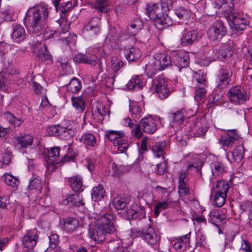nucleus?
<instances>
[{"label": "nucleus", "mask_w": 252, "mask_h": 252, "mask_svg": "<svg viewBox=\"0 0 252 252\" xmlns=\"http://www.w3.org/2000/svg\"><path fill=\"white\" fill-rule=\"evenodd\" d=\"M49 14V8L45 3L29 9L24 18L28 32L32 34L41 33L47 23Z\"/></svg>", "instance_id": "1"}, {"label": "nucleus", "mask_w": 252, "mask_h": 252, "mask_svg": "<svg viewBox=\"0 0 252 252\" xmlns=\"http://www.w3.org/2000/svg\"><path fill=\"white\" fill-rule=\"evenodd\" d=\"M116 216L111 213H101L98 216L94 227L89 229V235L91 239L100 243L106 239L108 234H114L116 231L115 225Z\"/></svg>", "instance_id": "2"}, {"label": "nucleus", "mask_w": 252, "mask_h": 252, "mask_svg": "<svg viewBox=\"0 0 252 252\" xmlns=\"http://www.w3.org/2000/svg\"><path fill=\"white\" fill-rule=\"evenodd\" d=\"M227 2L229 5L223 4L222 6L224 16L230 28L237 31L243 30L248 24V21L243 15L236 12L233 8L234 3L232 0H228Z\"/></svg>", "instance_id": "3"}, {"label": "nucleus", "mask_w": 252, "mask_h": 252, "mask_svg": "<svg viewBox=\"0 0 252 252\" xmlns=\"http://www.w3.org/2000/svg\"><path fill=\"white\" fill-rule=\"evenodd\" d=\"M64 149L67 151V153L60 161L59 160L60 151L59 147H54L48 151L47 163L49 165V168L53 167L52 170L57 168L58 166L61 165L64 162L73 160L77 156V153L73 150L69 144L65 146Z\"/></svg>", "instance_id": "4"}, {"label": "nucleus", "mask_w": 252, "mask_h": 252, "mask_svg": "<svg viewBox=\"0 0 252 252\" xmlns=\"http://www.w3.org/2000/svg\"><path fill=\"white\" fill-rule=\"evenodd\" d=\"M158 120L157 118L152 116L145 117L140 120L139 124L135 125L132 133L134 136L138 138H140L143 135L141 130L147 133H154L158 129Z\"/></svg>", "instance_id": "5"}, {"label": "nucleus", "mask_w": 252, "mask_h": 252, "mask_svg": "<svg viewBox=\"0 0 252 252\" xmlns=\"http://www.w3.org/2000/svg\"><path fill=\"white\" fill-rule=\"evenodd\" d=\"M172 65V61L169 56L159 53L155 55L152 62L146 64L145 69L153 74L158 70H163L166 67Z\"/></svg>", "instance_id": "6"}, {"label": "nucleus", "mask_w": 252, "mask_h": 252, "mask_svg": "<svg viewBox=\"0 0 252 252\" xmlns=\"http://www.w3.org/2000/svg\"><path fill=\"white\" fill-rule=\"evenodd\" d=\"M132 235L135 237H140L148 245L152 246L158 244L159 241V237L158 236L155 229L150 224L141 230L132 231Z\"/></svg>", "instance_id": "7"}, {"label": "nucleus", "mask_w": 252, "mask_h": 252, "mask_svg": "<svg viewBox=\"0 0 252 252\" xmlns=\"http://www.w3.org/2000/svg\"><path fill=\"white\" fill-rule=\"evenodd\" d=\"M226 34L227 28L221 20L214 22L207 31L208 37L212 41H220Z\"/></svg>", "instance_id": "8"}, {"label": "nucleus", "mask_w": 252, "mask_h": 252, "mask_svg": "<svg viewBox=\"0 0 252 252\" xmlns=\"http://www.w3.org/2000/svg\"><path fill=\"white\" fill-rule=\"evenodd\" d=\"M123 131H116L110 130L106 132V136L109 140L114 141L115 146L118 147V150L122 153L125 152L129 146L128 143L124 139L121 138L124 136Z\"/></svg>", "instance_id": "9"}, {"label": "nucleus", "mask_w": 252, "mask_h": 252, "mask_svg": "<svg viewBox=\"0 0 252 252\" xmlns=\"http://www.w3.org/2000/svg\"><path fill=\"white\" fill-rule=\"evenodd\" d=\"M152 89L161 99L166 98L169 94L167 81L162 77H156L152 83Z\"/></svg>", "instance_id": "10"}, {"label": "nucleus", "mask_w": 252, "mask_h": 252, "mask_svg": "<svg viewBox=\"0 0 252 252\" xmlns=\"http://www.w3.org/2000/svg\"><path fill=\"white\" fill-rule=\"evenodd\" d=\"M230 100L236 104L243 103L247 99V95L245 90L240 86L231 88L228 92Z\"/></svg>", "instance_id": "11"}, {"label": "nucleus", "mask_w": 252, "mask_h": 252, "mask_svg": "<svg viewBox=\"0 0 252 252\" xmlns=\"http://www.w3.org/2000/svg\"><path fill=\"white\" fill-rule=\"evenodd\" d=\"M124 64L122 61H118L116 58L113 59L111 62V66L113 73L110 76L106 78V83L108 86L113 85L115 81H119L121 79L118 71L123 66Z\"/></svg>", "instance_id": "12"}, {"label": "nucleus", "mask_w": 252, "mask_h": 252, "mask_svg": "<svg viewBox=\"0 0 252 252\" xmlns=\"http://www.w3.org/2000/svg\"><path fill=\"white\" fill-rule=\"evenodd\" d=\"M33 138L32 135L27 134H20L13 138V144L18 149H26L33 143Z\"/></svg>", "instance_id": "13"}, {"label": "nucleus", "mask_w": 252, "mask_h": 252, "mask_svg": "<svg viewBox=\"0 0 252 252\" xmlns=\"http://www.w3.org/2000/svg\"><path fill=\"white\" fill-rule=\"evenodd\" d=\"M232 74L230 68H223L220 69L217 77V87L220 89L225 88L229 84Z\"/></svg>", "instance_id": "14"}, {"label": "nucleus", "mask_w": 252, "mask_h": 252, "mask_svg": "<svg viewBox=\"0 0 252 252\" xmlns=\"http://www.w3.org/2000/svg\"><path fill=\"white\" fill-rule=\"evenodd\" d=\"M61 0H54L53 1L54 6L57 12H60V15L63 20L66 18L68 13L72 8V3L70 1L63 2L60 5Z\"/></svg>", "instance_id": "15"}, {"label": "nucleus", "mask_w": 252, "mask_h": 252, "mask_svg": "<svg viewBox=\"0 0 252 252\" xmlns=\"http://www.w3.org/2000/svg\"><path fill=\"white\" fill-rule=\"evenodd\" d=\"M37 237L34 231H28L22 239L24 248L29 251H32L36 244Z\"/></svg>", "instance_id": "16"}, {"label": "nucleus", "mask_w": 252, "mask_h": 252, "mask_svg": "<svg viewBox=\"0 0 252 252\" xmlns=\"http://www.w3.org/2000/svg\"><path fill=\"white\" fill-rule=\"evenodd\" d=\"M208 127L201 123V120H197L189 130V135L193 137H202L205 135Z\"/></svg>", "instance_id": "17"}, {"label": "nucleus", "mask_w": 252, "mask_h": 252, "mask_svg": "<svg viewBox=\"0 0 252 252\" xmlns=\"http://www.w3.org/2000/svg\"><path fill=\"white\" fill-rule=\"evenodd\" d=\"M152 18L155 22V25L157 29L161 30L172 24V22L168 15L165 14H156V16L152 15Z\"/></svg>", "instance_id": "18"}, {"label": "nucleus", "mask_w": 252, "mask_h": 252, "mask_svg": "<svg viewBox=\"0 0 252 252\" xmlns=\"http://www.w3.org/2000/svg\"><path fill=\"white\" fill-rule=\"evenodd\" d=\"M124 53L126 59L128 62H133L138 61L142 56L140 49L133 46L125 47Z\"/></svg>", "instance_id": "19"}, {"label": "nucleus", "mask_w": 252, "mask_h": 252, "mask_svg": "<svg viewBox=\"0 0 252 252\" xmlns=\"http://www.w3.org/2000/svg\"><path fill=\"white\" fill-rule=\"evenodd\" d=\"M172 60H174L172 63L182 68L187 67L189 63V54L184 51L176 53L175 56H173Z\"/></svg>", "instance_id": "20"}, {"label": "nucleus", "mask_w": 252, "mask_h": 252, "mask_svg": "<svg viewBox=\"0 0 252 252\" xmlns=\"http://www.w3.org/2000/svg\"><path fill=\"white\" fill-rule=\"evenodd\" d=\"M212 192L227 195V191L229 189V185L227 181L224 180L218 181L216 183L214 182L213 179H210Z\"/></svg>", "instance_id": "21"}, {"label": "nucleus", "mask_w": 252, "mask_h": 252, "mask_svg": "<svg viewBox=\"0 0 252 252\" xmlns=\"http://www.w3.org/2000/svg\"><path fill=\"white\" fill-rule=\"evenodd\" d=\"M197 37L198 32L196 31H184L180 39V44L183 46L191 45L197 40Z\"/></svg>", "instance_id": "22"}, {"label": "nucleus", "mask_w": 252, "mask_h": 252, "mask_svg": "<svg viewBox=\"0 0 252 252\" xmlns=\"http://www.w3.org/2000/svg\"><path fill=\"white\" fill-rule=\"evenodd\" d=\"M190 241V234L177 237L172 241L173 247L174 249L180 252L186 250L187 244Z\"/></svg>", "instance_id": "23"}, {"label": "nucleus", "mask_w": 252, "mask_h": 252, "mask_svg": "<svg viewBox=\"0 0 252 252\" xmlns=\"http://www.w3.org/2000/svg\"><path fill=\"white\" fill-rule=\"evenodd\" d=\"M239 136L235 129H230L226 134L222 136L220 141L222 145L227 147L231 146L235 140L239 139Z\"/></svg>", "instance_id": "24"}, {"label": "nucleus", "mask_w": 252, "mask_h": 252, "mask_svg": "<svg viewBox=\"0 0 252 252\" xmlns=\"http://www.w3.org/2000/svg\"><path fill=\"white\" fill-rule=\"evenodd\" d=\"M132 207V208L127 209L125 211V216L127 219H141L144 216V208L137 205L133 206Z\"/></svg>", "instance_id": "25"}, {"label": "nucleus", "mask_w": 252, "mask_h": 252, "mask_svg": "<svg viewBox=\"0 0 252 252\" xmlns=\"http://www.w3.org/2000/svg\"><path fill=\"white\" fill-rule=\"evenodd\" d=\"M85 29L94 35L98 34L100 32V18L93 17L86 25Z\"/></svg>", "instance_id": "26"}, {"label": "nucleus", "mask_w": 252, "mask_h": 252, "mask_svg": "<svg viewBox=\"0 0 252 252\" xmlns=\"http://www.w3.org/2000/svg\"><path fill=\"white\" fill-rule=\"evenodd\" d=\"M225 218V215L222 214L221 210H214L210 212L208 219L210 222L218 226L219 223L224 220Z\"/></svg>", "instance_id": "27"}, {"label": "nucleus", "mask_w": 252, "mask_h": 252, "mask_svg": "<svg viewBox=\"0 0 252 252\" xmlns=\"http://www.w3.org/2000/svg\"><path fill=\"white\" fill-rule=\"evenodd\" d=\"M73 60L76 63H87L92 65L96 64V57L94 56H88L80 53L75 55Z\"/></svg>", "instance_id": "28"}, {"label": "nucleus", "mask_w": 252, "mask_h": 252, "mask_svg": "<svg viewBox=\"0 0 252 252\" xmlns=\"http://www.w3.org/2000/svg\"><path fill=\"white\" fill-rule=\"evenodd\" d=\"M63 204L70 206H80L84 204L82 197L78 193L68 195L65 199L63 200Z\"/></svg>", "instance_id": "29"}, {"label": "nucleus", "mask_w": 252, "mask_h": 252, "mask_svg": "<svg viewBox=\"0 0 252 252\" xmlns=\"http://www.w3.org/2000/svg\"><path fill=\"white\" fill-rule=\"evenodd\" d=\"M143 22L140 19L134 20L131 24L127 27L126 33L129 35H136L143 28Z\"/></svg>", "instance_id": "30"}, {"label": "nucleus", "mask_w": 252, "mask_h": 252, "mask_svg": "<svg viewBox=\"0 0 252 252\" xmlns=\"http://www.w3.org/2000/svg\"><path fill=\"white\" fill-rule=\"evenodd\" d=\"M11 37L17 43L23 41L25 38V30L24 27L20 25H15L13 27Z\"/></svg>", "instance_id": "31"}, {"label": "nucleus", "mask_w": 252, "mask_h": 252, "mask_svg": "<svg viewBox=\"0 0 252 252\" xmlns=\"http://www.w3.org/2000/svg\"><path fill=\"white\" fill-rule=\"evenodd\" d=\"M130 198L124 195H117L112 201L113 205L117 210H122L125 208L129 203Z\"/></svg>", "instance_id": "32"}, {"label": "nucleus", "mask_w": 252, "mask_h": 252, "mask_svg": "<svg viewBox=\"0 0 252 252\" xmlns=\"http://www.w3.org/2000/svg\"><path fill=\"white\" fill-rule=\"evenodd\" d=\"M79 225L78 220L75 218H68L64 220L63 227L64 230L68 233L75 231Z\"/></svg>", "instance_id": "33"}, {"label": "nucleus", "mask_w": 252, "mask_h": 252, "mask_svg": "<svg viewBox=\"0 0 252 252\" xmlns=\"http://www.w3.org/2000/svg\"><path fill=\"white\" fill-rule=\"evenodd\" d=\"M217 53L218 58L221 60L228 59L233 54L232 48L229 45L223 44L217 51Z\"/></svg>", "instance_id": "34"}, {"label": "nucleus", "mask_w": 252, "mask_h": 252, "mask_svg": "<svg viewBox=\"0 0 252 252\" xmlns=\"http://www.w3.org/2000/svg\"><path fill=\"white\" fill-rule=\"evenodd\" d=\"M166 145L165 141H161L153 143L150 145V149L157 158L161 157L163 153V149Z\"/></svg>", "instance_id": "35"}, {"label": "nucleus", "mask_w": 252, "mask_h": 252, "mask_svg": "<svg viewBox=\"0 0 252 252\" xmlns=\"http://www.w3.org/2000/svg\"><path fill=\"white\" fill-rule=\"evenodd\" d=\"M34 53L42 61L50 62L52 61V57L44 45H41L37 47V50H34Z\"/></svg>", "instance_id": "36"}, {"label": "nucleus", "mask_w": 252, "mask_h": 252, "mask_svg": "<svg viewBox=\"0 0 252 252\" xmlns=\"http://www.w3.org/2000/svg\"><path fill=\"white\" fill-rule=\"evenodd\" d=\"M71 101L73 106L78 113H82L85 109L86 104L82 96H72Z\"/></svg>", "instance_id": "37"}, {"label": "nucleus", "mask_w": 252, "mask_h": 252, "mask_svg": "<svg viewBox=\"0 0 252 252\" xmlns=\"http://www.w3.org/2000/svg\"><path fill=\"white\" fill-rule=\"evenodd\" d=\"M143 86V82L141 81V76L135 75L128 82L126 87L129 90H139Z\"/></svg>", "instance_id": "38"}, {"label": "nucleus", "mask_w": 252, "mask_h": 252, "mask_svg": "<svg viewBox=\"0 0 252 252\" xmlns=\"http://www.w3.org/2000/svg\"><path fill=\"white\" fill-rule=\"evenodd\" d=\"M80 141L87 146L94 147L96 143L95 135L90 132L83 134L80 138Z\"/></svg>", "instance_id": "39"}, {"label": "nucleus", "mask_w": 252, "mask_h": 252, "mask_svg": "<svg viewBox=\"0 0 252 252\" xmlns=\"http://www.w3.org/2000/svg\"><path fill=\"white\" fill-rule=\"evenodd\" d=\"M70 186L74 191H82V179L79 176H73L68 179Z\"/></svg>", "instance_id": "40"}, {"label": "nucleus", "mask_w": 252, "mask_h": 252, "mask_svg": "<svg viewBox=\"0 0 252 252\" xmlns=\"http://www.w3.org/2000/svg\"><path fill=\"white\" fill-rule=\"evenodd\" d=\"M4 116L9 124L13 127H18L24 122V120L22 118H16L9 112L5 113Z\"/></svg>", "instance_id": "41"}, {"label": "nucleus", "mask_w": 252, "mask_h": 252, "mask_svg": "<svg viewBox=\"0 0 252 252\" xmlns=\"http://www.w3.org/2000/svg\"><path fill=\"white\" fill-rule=\"evenodd\" d=\"M66 90L68 92L77 93L81 89V84L79 80L76 78H72L66 85Z\"/></svg>", "instance_id": "42"}, {"label": "nucleus", "mask_w": 252, "mask_h": 252, "mask_svg": "<svg viewBox=\"0 0 252 252\" xmlns=\"http://www.w3.org/2000/svg\"><path fill=\"white\" fill-rule=\"evenodd\" d=\"M105 190L101 185H98L93 188L92 198L94 201H98L103 198L105 195Z\"/></svg>", "instance_id": "43"}, {"label": "nucleus", "mask_w": 252, "mask_h": 252, "mask_svg": "<svg viewBox=\"0 0 252 252\" xmlns=\"http://www.w3.org/2000/svg\"><path fill=\"white\" fill-rule=\"evenodd\" d=\"M110 2L111 0H98L95 2L94 7L98 12L106 13L108 11Z\"/></svg>", "instance_id": "44"}, {"label": "nucleus", "mask_w": 252, "mask_h": 252, "mask_svg": "<svg viewBox=\"0 0 252 252\" xmlns=\"http://www.w3.org/2000/svg\"><path fill=\"white\" fill-rule=\"evenodd\" d=\"M245 152L244 147L243 145H238L232 152L231 154L233 157L234 160L237 162H240L243 158Z\"/></svg>", "instance_id": "45"}, {"label": "nucleus", "mask_w": 252, "mask_h": 252, "mask_svg": "<svg viewBox=\"0 0 252 252\" xmlns=\"http://www.w3.org/2000/svg\"><path fill=\"white\" fill-rule=\"evenodd\" d=\"M212 173L214 176H218L222 173L224 170V166L222 163L215 161L211 164Z\"/></svg>", "instance_id": "46"}, {"label": "nucleus", "mask_w": 252, "mask_h": 252, "mask_svg": "<svg viewBox=\"0 0 252 252\" xmlns=\"http://www.w3.org/2000/svg\"><path fill=\"white\" fill-rule=\"evenodd\" d=\"M169 118L172 120V122L177 125H181L184 119V116L182 112L180 110L169 114Z\"/></svg>", "instance_id": "47"}, {"label": "nucleus", "mask_w": 252, "mask_h": 252, "mask_svg": "<svg viewBox=\"0 0 252 252\" xmlns=\"http://www.w3.org/2000/svg\"><path fill=\"white\" fill-rule=\"evenodd\" d=\"M176 15L181 19L188 20L191 15V11L188 9L181 7L175 10Z\"/></svg>", "instance_id": "48"}, {"label": "nucleus", "mask_w": 252, "mask_h": 252, "mask_svg": "<svg viewBox=\"0 0 252 252\" xmlns=\"http://www.w3.org/2000/svg\"><path fill=\"white\" fill-rule=\"evenodd\" d=\"M171 202L167 200L158 202L155 205L154 208L155 215H156V216H158L161 211L168 208Z\"/></svg>", "instance_id": "49"}, {"label": "nucleus", "mask_w": 252, "mask_h": 252, "mask_svg": "<svg viewBox=\"0 0 252 252\" xmlns=\"http://www.w3.org/2000/svg\"><path fill=\"white\" fill-rule=\"evenodd\" d=\"M198 87L195 91L194 99L199 103L204 101L206 91L203 86H198Z\"/></svg>", "instance_id": "50"}, {"label": "nucleus", "mask_w": 252, "mask_h": 252, "mask_svg": "<svg viewBox=\"0 0 252 252\" xmlns=\"http://www.w3.org/2000/svg\"><path fill=\"white\" fill-rule=\"evenodd\" d=\"M193 82L198 83L201 86H205L206 84V75L200 71L195 73L193 76Z\"/></svg>", "instance_id": "51"}, {"label": "nucleus", "mask_w": 252, "mask_h": 252, "mask_svg": "<svg viewBox=\"0 0 252 252\" xmlns=\"http://www.w3.org/2000/svg\"><path fill=\"white\" fill-rule=\"evenodd\" d=\"M4 181L5 184L12 187H17L19 184L18 180L9 174H5L3 175Z\"/></svg>", "instance_id": "52"}, {"label": "nucleus", "mask_w": 252, "mask_h": 252, "mask_svg": "<svg viewBox=\"0 0 252 252\" xmlns=\"http://www.w3.org/2000/svg\"><path fill=\"white\" fill-rule=\"evenodd\" d=\"M47 132L49 135L52 136H60V132L63 130V126L60 125H55L49 126L47 128Z\"/></svg>", "instance_id": "53"}, {"label": "nucleus", "mask_w": 252, "mask_h": 252, "mask_svg": "<svg viewBox=\"0 0 252 252\" xmlns=\"http://www.w3.org/2000/svg\"><path fill=\"white\" fill-rule=\"evenodd\" d=\"M215 193V196L214 201V205L218 207L222 206L225 202V199L227 195L216 193Z\"/></svg>", "instance_id": "54"}, {"label": "nucleus", "mask_w": 252, "mask_h": 252, "mask_svg": "<svg viewBox=\"0 0 252 252\" xmlns=\"http://www.w3.org/2000/svg\"><path fill=\"white\" fill-rule=\"evenodd\" d=\"M40 184L41 181L39 177L37 176L33 177L30 180L28 188L31 190L37 189L40 187Z\"/></svg>", "instance_id": "55"}, {"label": "nucleus", "mask_w": 252, "mask_h": 252, "mask_svg": "<svg viewBox=\"0 0 252 252\" xmlns=\"http://www.w3.org/2000/svg\"><path fill=\"white\" fill-rule=\"evenodd\" d=\"M49 248L54 249L56 247L59 243V236L55 233H52L49 236Z\"/></svg>", "instance_id": "56"}, {"label": "nucleus", "mask_w": 252, "mask_h": 252, "mask_svg": "<svg viewBox=\"0 0 252 252\" xmlns=\"http://www.w3.org/2000/svg\"><path fill=\"white\" fill-rule=\"evenodd\" d=\"M129 111L132 114L135 115L137 117H140L142 113L141 107L135 103H130Z\"/></svg>", "instance_id": "57"}, {"label": "nucleus", "mask_w": 252, "mask_h": 252, "mask_svg": "<svg viewBox=\"0 0 252 252\" xmlns=\"http://www.w3.org/2000/svg\"><path fill=\"white\" fill-rule=\"evenodd\" d=\"M206 244L207 241L206 237L202 233L199 232L197 234L196 242V246L204 247L206 245Z\"/></svg>", "instance_id": "58"}, {"label": "nucleus", "mask_w": 252, "mask_h": 252, "mask_svg": "<svg viewBox=\"0 0 252 252\" xmlns=\"http://www.w3.org/2000/svg\"><path fill=\"white\" fill-rule=\"evenodd\" d=\"M245 57L249 65L247 69H252V45L251 48L248 49L247 53H245Z\"/></svg>", "instance_id": "59"}, {"label": "nucleus", "mask_w": 252, "mask_h": 252, "mask_svg": "<svg viewBox=\"0 0 252 252\" xmlns=\"http://www.w3.org/2000/svg\"><path fill=\"white\" fill-rule=\"evenodd\" d=\"M63 130L60 132V136L62 138L67 139L71 137L73 134V131L70 128H67L66 127H63Z\"/></svg>", "instance_id": "60"}, {"label": "nucleus", "mask_w": 252, "mask_h": 252, "mask_svg": "<svg viewBox=\"0 0 252 252\" xmlns=\"http://www.w3.org/2000/svg\"><path fill=\"white\" fill-rule=\"evenodd\" d=\"M179 193L181 196L188 195L189 193V189L186 184H181L179 186Z\"/></svg>", "instance_id": "61"}, {"label": "nucleus", "mask_w": 252, "mask_h": 252, "mask_svg": "<svg viewBox=\"0 0 252 252\" xmlns=\"http://www.w3.org/2000/svg\"><path fill=\"white\" fill-rule=\"evenodd\" d=\"M241 249L245 252H252V247L247 240H243L241 244Z\"/></svg>", "instance_id": "62"}, {"label": "nucleus", "mask_w": 252, "mask_h": 252, "mask_svg": "<svg viewBox=\"0 0 252 252\" xmlns=\"http://www.w3.org/2000/svg\"><path fill=\"white\" fill-rule=\"evenodd\" d=\"M7 83V80L4 75V74L0 72V89L4 90L6 89V84Z\"/></svg>", "instance_id": "63"}, {"label": "nucleus", "mask_w": 252, "mask_h": 252, "mask_svg": "<svg viewBox=\"0 0 252 252\" xmlns=\"http://www.w3.org/2000/svg\"><path fill=\"white\" fill-rule=\"evenodd\" d=\"M10 49V46L8 44L5 42L0 43V54L4 55L7 53L8 50Z\"/></svg>", "instance_id": "64"}]
</instances>
